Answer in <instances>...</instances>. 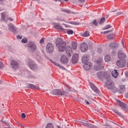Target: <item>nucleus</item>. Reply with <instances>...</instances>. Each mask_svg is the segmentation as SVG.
<instances>
[{
	"instance_id": "1",
	"label": "nucleus",
	"mask_w": 128,
	"mask_h": 128,
	"mask_svg": "<svg viewBox=\"0 0 128 128\" xmlns=\"http://www.w3.org/2000/svg\"><path fill=\"white\" fill-rule=\"evenodd\" d=\"M105 85L106 87L108 88V89L110 90L113 92H118L116 88L114 86V84L112 81L110 80H107L106 82Z\"/></svg>"
},
{
	"instance_id": "2",
	"label": "nucleus",
	"mask_w": 128,
	"mask_h": 128,
	"mask_svg": "<svg viewBox=\"0 0 128 128\" xmlns=\"http://www.w3.org/2000/svg\"><path fill=\"white\" fill-rule=\"evenodd\" d=\"M102 59H100L97 60V65L94 66V70H99L100 69L104 68V66L102 64Z\"/></svg>"
},
{
	"instance_id": "3",
	"label": "nucleus",
	"mask_w": 128,
	"mask_h": 128,
	"mask_svg": "<svg viewBox=\"0 0 128 128\" xmlns=\"http://www.w3.org/2000/svg\"><path fill=\"white\" fill-rule=\"evenodd\" d=\"M52 93L55 95L62 96L65 95L66 92L64 90L61 91L58 89H54L52 91Z\"/></svg>"
},
{
	"instance_id": "4",
	"label": "nucleus",
	"mask_w": 128,
	"mask_h": 128,
	"mask_svg": "<svg viewBox=\"0 0 128 128\" xmlns=\"http://www.w3.org/2000/svg\"><path fill=\"white\" fill-rule=\"evenodd\" d=\"M60 60L62 64H66L68 62L69 59L66 55H62L60 58Z\"/></svg>"
},
{
	"instance_id": "5",
	"label": "nucleus",
	"mask_w": 128,
	"mask_h": 128,
	"mask_svg": "<svg viewBox=\"0 0 128 128\" xmlns=\"http://www.w3.org/2000/svg\"><path fill=\"white\" fill-rule=\"evenodd\" d=\"M126 63L125 60L122 59H120L117 61L116 65L120 68H122L125 66Z\"/></svg>"
},
{
	"instance_id": "6",
	"label": "nucleus",
	"mask_w": 128,
	"mask_h": 128,
	"mask_svg": "<svg viewBox=\"0 0 128 128\" xmlns=\"http://www.w3.org/2000/svg\"><path fill=\"white\" fill-rule=\"evenodd\" d=\"M117 104L124 110H127V105L124 102L118 100H116Z\"/></svg>"
},
{
	"instance_id": "7",
	"label": "nucleus",
	"mask_w": 128,
	"mask_h": 128,
	"mask_svg": "<svg viewBox=\"0 0 128 128\" xmlns=\"http://www.w3.org/2000/svg\"><path fill=\"white\" fill-rule=\"evenodd\" d=\"M10 64L12 67L15 69H16L18 68L19 64L17 61L13 60H12L10 63Z\"/></svg>"
},
{
	"instance_id": "8",
	"label": "nucleus",
	"mask_w": 128,
	"mask_h": 128,
	"mask_svg": "<svg viewBox=\"0 0 128 128\" xmlns=\"http://www.w3.org/2000/svg\"><path fill=\"white\" fill-rule=\"evenodd\" d=\"M78 54H74L72 56V62L73 64H75L77 62L78 60Z\"/></svg>"
},
{
	"instance_id": "9",
	"label": "nucleus",
	"mask_w": 128,
	"mask_h": 128,
	"mask_svg": "<svg viewBox=\"0 0 128 128\" xmlns=\"http://www.w3.org/2000/svg\"><path fill=\"white\" fill-rule=\"evenodd\" d=\"M28 66L29 68L32 70H34L36 68V65L34 64V62L30 61L28 62Z\"/></svg>"
},
{
	"instance_id": "10",
	"label": "nucleus",
	"mask_w": 128,
	"mask_h": 128,
	"mask_svg": "<svg viewBox=\"0 0 128 128\" xmlns=\"http://www.w3.org/2000/svg\"><path fill=\"white\" fill-rule=\"evenodd\" d=\"M118 57L120 59H123L125 58L126 55L122 51L120 50L118 52Z\"/></svg>"
},
{
	"instance_id": "11",
	"label": "nucleus",
	"mask_w": 128,
	"mask_h": 128,
	"mask_svg": "<svg viewBox=\"0 0 128 128\" xmlns=\"http://www.w3.org/2000/svg\"><path fill=\"white\" fill-rule=\"evenodd\" d=\"M92 66V63L90 62H88L84 64L83 66L84 69L86 70H89Z\"/></svg>"
},
{
	"instance_id": "12",
	"label": "nucleus",
	"mask_w": 128,
	"mask_h": 128,
	"mask_svg": "<svg viewBox=\"0 0 128 128\" xmlns=\"http://www.w3.org/2000/svg\"><path fill=\"white\" fill-rule=\"evenodd\" d=\"M65 50L68 56L71 57L73 54L72 48H66Z\"/></svg>"
},
{
	"instance_id": "13",
	"label": "nucleus",
	"mask_w": 128,
	"mask_h": 128,
	"mask_svg": "<svg viewBox=\"0 0 128 128\" xmlns=\"http://www.w3.org/2000/svg\"><path fill=\"white\" fill-rule=\"evenodd\" d=\"M88 56L87 55L83 56L82 58V62L84 64H85L88 62Z\"/></svg>"
},
{
	"instance_id": "14",
	"label": "nucleus",
	"mask_w": 128,
	"mask_h": 128,
	"mask_svg": "<svg viewBox=\"0 0 128 128\" xmlns=\"http://www.w3.org/2000/svg\"><path fill=\"white\" fill-rule=\"evenodd\" d=\"M97 76L98 78H105L106 76L104 73L102 72H99L97 74Z\"/></svg>"
},
{
	"instance_id": "15",
	"label": "nucleus",
	"mask_w": 128,
	"mask_h": 128,
	"mask_svg": "<svg viewBox=\"0 0 128 128\" xmlns=\"http://www.w3.org/2000/svg\"><path fill=\"white\" fill-rule=\"evenodd\" d=\"M62 40V39L60 38H58L57 39L56 42L57 47L60 48V44L63 42Z\"/></svg>"
},
{
	"instance_id": "16",
	"label": "nucleus",
	"mask_w": 128,
	"mask_h": 128,
	"mask_svg": "<svg viewBox=\"0 0 128 128\" xmlns=\"http://www.w3.org/2000/svg\"><path fill=\"white\" fill-rule=\"evenodd\" d=\"M126 88L123 85H120L119 86V90H118V91L119 90L120 93H122L124 92Z\"/></svg>"
},
{
	"instance_id": "17",
	"label": "nucleus",
	"mask_w": 128,
	"mask_h": 128,
	"mask_svg": "<svg viewBox=\"0 0 128 128\" xmlns=\"http://www.w3.org/2000/svg\"><path fill=\"white\" fill-rule=\"evenodd\" d=\"M109 46L110 48H116L118 47V44L115 42H112L110 44Z\"/></svg>"
},
{
	"instance_id": "18",
	"label": "nucleus",
	"mask_w": 128,
	"mask_h": 128,
	"mask_svg": "<svg viewBox=\"0 0 128 128\" xmlns=\"http://www.w3.org/2000/svg\"><path fill=\"white\" fill-rule=\"evenodd\" d=\"M90 85L92 89L96 93L99 92V90L96 86L93 84L91 83Z\"/></svg>"
},
{
	"instance_id": "19",
	"label": "nucleus",
	"mask_w": 128,
	"mask_h": 128,
	"mask_svg": "<svg viewBox=\"0 0 128 128\" xmlns=\"http://www.w3.org/2000/svg\"><path fill=\"white\" fill-rule=\"evenodd\" d=\"M54 27L56 29L62 31H63L64 30V29L61 26L58 24H55L54 25Z\"/></svg>"
},
{
	"instance_id": "20",
	"label": "nucleus",
	"mask_w": 128,
	"mask_h": 128,
	"mask_svg": "<svg viewBox=\"0 0 128 128\" xmlns=\"http://www.w3.org/2000/svg\"><path fill=\"white\" fill-rule=\"evenodd\" d=\"M112 74L113 76L116 78L118 75V73L117 70H114L112 72Z\"/></svg>"
},
{
	"instance_id": "21",
	"label": "nucleus",
	"mask_w": 128,
	"mask_h": 128,
	"mask_svg": "<svg viewBox=\"0 0 128 128\" xmlns=\"http://www.w3.org/2000/svg\"><path fill=\"white\" fill-rule=\"evenodd\" d=\"M8 27L9 30L13 32L15 31L16 30V28L14 27V26L12 25V24H11V25H8Z\"/></svg>"
},
{
	"instance_id": "22",
	"label": "nucleus",
	"mask_w": 128,
	"mask_h": 128,
	"mask_svg": "<svg viewBox=\"0 0 128 128\" xmlns=\"http://www.w3.org/2000/svg\"><path fill=\"white\" fill-rule=\"evenodd\" d=\"M28 88H35L37 89H39V87L36 85L33 84H30L28 86Z\"/></svg>"
},
{
	"instance_id": "23",
	"label": "nucleus",
	"mask_w": 128,
	"mask_h": 128,
	"mask_svg": "<svg viewBox=\"0 0 128 128\" xmlns=\"http://www.w3.org/2000/svg\"><path fill=\"white\" fill-rule=\"evenodd\" d=\"M111 60V58L110 56L108 54L106 55L104 57V60L106 62H108Z\"/></svg>"
},
{
	"instance_id": "24",
	"label": "nucleus",
	"mask_w": 128,
	"mask_h": 128,
	"mask_svg": "<svg viewBox=\"0 0 128 128\" xmlns=\"http://www.w3.org/2000/svg\"><path fill=\"white\" fill-rule=\"evenodd\" d=\"M46 128H55L54 124L52 123H49L47 124Z\"/></svg>"
},
{
	"instance_id": "25",
	"label": "nucleus",
	"mask_w": 128,
	"mask_h": 128,
	"mask_svg": "<svg viewBox=\"0 0 128 128\" xmlns=\"http://www.w3.org/2000/svg\"><path fill=\"white\" fill-rule=\"evenodd\" d=\"M29 46L30 48H35L36 45L35 44L32 42H30L29 43Z\"/></svg>"
},
{
	"instance_id": "26",
	"label": "nucleus",
	"mask_w": 128,
	"mask_h": 128,
	"mask_svg": "<svg viewBox=\"0 0 128 128\" xmlns=\"http://www.w3.org/2000/svg\"><path fill=\"white\" fill-rule=\"evenodd\" d=\"M87 44L85 42H82L80 44V48H88Z\"/></svg>"
},
{
	"instance_id": "27",
	"label": "nucleus",
	"mask_w": 128,
	"mask_h": 128,
	"mask_svg": "<svg viewBox=\"0 0 128 128\" xmlns=\"http://www.w3.org/2000/svg\"><path fill=\"white\" fill-rule=\"evenodd\" d=\"M66 46V43L64 42H62L60 44V48H65Z\"/></svg>"
},
{
	"instance_id": "28",
	"label": "nucleus",
	"mask_w": 128,
	"mask_h": 128,
	"mask_svg": "<svg viewBox=\"0 0 128 128\" xmlns=\"http://www.w3.org/2000/svg\"><path fill=\"white\" fill-rule=\"evenodd\" d=\"M46 48H54V46L51 43H48L46 45Z\"/></svg>"
},
{
	"instance_id": "29",
	"label": "nucleus",
	"mask_w": 128,
	"mask_h": 128,
	"mask_svg": "<svg viewBox=\"0 0 128 128\" xmlns=\"http://www.w3.org/2000/svg\"><path fill=\"white\" fill-rule=\"evenodd\" d=\"M71 44L72 48H76L77 44L76 42L74 41H72V42Z\"/></svg>"
},
{
	"instance_id": "30",
	"label": "nucleus",
	"mask_w": 128,
	"mask_h": 128,
	"mask_svg": "<svg viewBox=\"0 0 128 128\" xmlns=\"http://www.w3.org/2000/svg\"><path fill=\"white\" fill-rule=\"evenodd\" d=\"M90 35L89 32L88 30L86 31L83 34V36L84 37L88 36Z\"/></svg>"
},
{
	"instance_id": "31",
	"label": "nucleus",
	"mask_w": 128,
	"mask_h": 128,
	"mask_svg": "<svg viewBox=\"0 0 128 128\" xmlns=\"http://www.w3.org/2000/svg\"><path fill=\"white\" fill-rule=\"evenodd\" d=\"M105 20V18L104 17H102L101 18L99 22L100 24H102L104 23Z\"/></svg>"
},
{
	"instance_id": "32",
	"label": "nucleus",
	"mask_w": 128,
	"mask_h": 128,
	"mask_svg": "<svg viewBox=\"0 0 128 128\" xmlns=\"http://www.w3.org/2000/svg\"><path fill=\"white\" fill-rule=\"evenodd\" d=\"M92 23L94 25L96 26H98V23L96 20H94L90 23V24Z\"/></svg>"
},
{
	"instance_id": "33",
	"label": "nucleus",
	"mask_w": 128,
	"mask_h": 128,
	"mask_svg": "<svg viewBox=\"0 0 128 128\" xmlns=\"http://www.w3.org/2000/svg\"><path fill=\"white\" fill-rule=\"evenodd\" d=\"M85 122L87 123V126L89 128H91L92 127V124H88V122L87 120H85Z\"/></svg>"
},
{
	"instance_id": "34",
	"label": "nucleus",
	"mask_w": 128,
	"mask_h": 128,
	"mask_svg": "<svg viewBox=\"0 0 128 128\" xmlns=\"http://www.w3.org/2000/svg\"><path fill=\"white\" fill-rule=\"evenodd\" d=\"M54 48H46V52L48 53H51L52 52Z\"/></svg>"
},
{
	"instance_id": "35",
	"label": "nucleus",
	"mask_w": 128,
	"mask_h": 128,
	"mask_svg": "<svg viewBox=\"0 0 128 128\" xmlns=\"http://www.w3.org/2000/svg\"><path fill=\"white\" fill-rule=\"evenodd\" d=\"M69 23L71 24L74 25H78L79 24V23L78 22H69Z\"/></svg>"
},
{
	"instance_id": "36",
	"label": "nucleus",
	"mask_w": 128,
	"mask_h": 128,
	"mask_svg": "<svg viewBox=\"0 0 128 128\" xmlns=\"http://www.w3.org/2000/svg\"><path fill=\"white\" fill-rule=\"evenodd\" d=\"M1 20H5V18L4 13V12H2L1 13Z\"/></svg>"
},
{
	"instance_id": "37",
	"label": "nucleus",
	"mask_w": 128,
	"mask_h": 128,
	"mask_svg": "<svg viewBox=\"0 0 128 128\" xmlns=\"http://www.w3.org/2000/svg\"><path fill=\"white\" fill-rule=\"evenodd\" d=\"M66 32L68 34H73V32L72 30H67Z\"/></svg>"
},
{
	"instance_id": "38",
	"label": "nucleus",
	"mask_w": 128,
	"mask_h": 128,
	"mask_svg": "<svg viewBox=\"0 0 128 128\" xmlns=\"http://www.w3.org/2000/svg\"><path fill=\"white\" fill-rule=\"evenodd\" d=\"M113 38V36L112 34H110L107 36V38L108 40L112 39Z\"/></svg>"
},
{
	"instance_id": "39",
	"label": "nucleus",
	"mask_w": 128,
	"mask_h": 128,
	"mask_svg": "<svg viewBox=\"0 0 128 128\" xmlns=\"http://www.w3.org/2000/svg\"><path fill=\"white\" fill-rule=\"evenodd\" d=\"M21 41L22 43H25L28 42V40L26 38H23L22 39Z\"/></svg>"
},
{
	"instance_id": "40",
	"label": "nucleus",
	"mask_w": 128,
	"mask_h": 128,
	"mask_svg": "<svg viewBox=\"0 0 128 128\" xmlns=\"http://www.w3.org/2000/svg\"><path fill=\"white\" fill-rule=\"evenodd\" d=\"M112 27V26L110 25H107L104 28V30H106Z\"/></svg>"
},
{
	"instance_id": "41",
	"label": "nucleus",
	"mask_w": 128,
	"mask_h": 128,
	"mask_svg": "<svg viewBox=\"0 0 128 128\" xmlns=\"http://www.w3.org/2000/svg\"><path fill=\"white\" fill-rule=\"evenodd\" d=\"M88 48H80L81 51L82 52H85L87 50Z\"/></svg>"
},
{
	"instance_id": "42",
	"label": "nucleus",
	"mask_w": 128,
	"mask_h": 128,
	"mask_svg": "<svg viewBox=\"0 0 128 128\" xmlns=\"http://www.w3.org/2000/svg\"><path fill=\"white\" fill-rule=\"evenodd\" d=\"M118 115L119 116H120L122 117H124V116L123 115H122L120 112H118L116 114Z\"/></svg>"
},
{
	"instance_id": "43",
	"label": "nucleus",
	"mask_w": 128,
	"mask_h": 128,
	"mask_svg": "<svg viewBox=\"0 0 128 128\" xmlns=\"http://www.w3.org/2000/svg\"><path fill=\"white\" fill-rule=\"evenodd\" d=\"M51 62L53 63V64L55 65L56 66H58L59 65V64L58 62H52L51 61Z\"/></svg>"
},
{
	"instance_id": "44",
	"label": "nucleus",
	"mask_w": 128,
	"mask_h": 128,
	"mask_svg": "<svg viewBox=\"0 0 128 128\" xmlns=\"http://www.w3.org/2000/svg\"><path fill=\"white\" fill-rule=\"evenodd\" d=\"M22 117L23 118H24L26 117L25 114L24 113H22L21 114Z\"/></svg>"
},
{
	"instance_id": "45",
	"label": "nucleus",
	"mask_w": 128,
	"mask_h": 128,
	"mask_svg": "<svg viewBox=\"0 0 128 128\" xmlns=\"http://www.w3.org/2000/svg\"><path fill=\"white\" fill-rule=\"evenodd\" d=\"M44 41V38H42L40 40V44H42L43 43Z\"/></svg>"
},
{
	"instance_id": "46",
	"label": "nucleus",
	"mask_w": 128,
	"mask_h": 128,
	"mask_svg": "<svg viewBox=\"0 0 128 128\" xmlns=\"http://www.w3.org/2000/svg\"><path fill=\"white\" fill-rule=\"evenodd\" d=\"M3 66V64L2 62L0 61V68H2Z\"/></svg>"
},
{
	"instance_id": "47",
	"label": "nucleus",
	"mask_w": 128,
	"mask_h": 128,
	"mask_svg": "<svg viewBox=\"0 0 128 128\" xmlns=\"http://www.w3.org/2000/svg\"><path fill=\"white\" fill-rule=\"evenodd\" d=\"M58 66L59 67L61 68L62 69H63V70L65 69V68L62 66L60 65H59H59Z\"/></svg>"
},
{
	"instance_id": "48",
	"label": "nucleus",
	"mask_w": 128,
	"mask_h": 128,
	"mask_svg": "<svg viewBox=\"0 0 128 128\" xmlns=\"http://www.w3.org/2000/svg\"><path fill=\"white\" fill-rule=\"evenodd\" d=\"M80 123H81V124H82L84 126H86V124H87V123L86 122V123H84V122H81Z\"/></svg>"
},
{
	"instance_id": "49",
	"label": "nucleus",
	"mask_w": 128,
	"mask_h": 128,
	"mask_svg": "<svg viewBox=\"0 0 128 128\" xmlns=\"http://www.w3.org/2000/svg\"><path fill=\"white\" fill-rule=\"evenodd\" d=\"M65 48H59L58 50L60 52H63Z\"/></svg>"
},
{
	"instance_id": "50",
	"label": "nucleus",
	"mask_w": 128,
	"mask_h": 128,
	"mask_svg": "<svg viewBox=\"0 0 128 128\" xmlns=\"http://www.w3.org/2000/svg\"><path fill=\"white\" fill-rule=\"evenodd\" d=\"M16 38H18L22 39V36H20L19 35H18L16 36Z\"/></svg>"
},
{
	"instance_id": "51",
	"label": "nucleus",
	"mask_w": 128,
	"mask_h": 128,
	"mask_svg": "<svg viewBox=\"0 0 128 128\" xmlns=\"http://www.w3.org/2000/svg\"><path fill=\"white\" fill-rule=\"evenodd\" d=\"M113 111L114 112V113H116V114L118 112L117 110L115 109H113Z\"/></svg>"
},
{
	"instance_id": "52",
	"label": "nucleus",
	"mask_w": 128,
	"mask_h": 128,
	"mask_svg": "<svg viewBox=\"0 0 128 128\" xmlns=\"http://www.w3.org/2000/svg\"><path fill=\"white\" fill-rule=\"evenodd\" d=\"M85 103H86L87 104H90L89 102L86 100H85L84 101Z\"/></svg>"
},
{
	"instance_id": "53",
	"label": "nucleus",
	"mask_w": 128,
	"mask_h": 128,
	"mask_svg": "<svg viewBox=\"0 0 128 128\" xmlns=\"http://www.w3.org/2000/svg\"><path fill=\"white\" fill-rule=\"evenodd\" d=\"M110 30H107L105 31H104V34H107L109 32H110Z\"/></svg>"
},
{
	"instance_id": "54",
	"label": "nucleus",
	"mask_w": 128,
	"mask_h": 128,
	"mask_svg": "<svg viewBox=\"0 0 128 128\" xmlns=\"http://www.w3.org/2000/svg\"><path fill=\"white\" fill-rule=\"evenodd\" d=\"M66 12L67 13H70V11L68 10H66Z\"/></svg>"
},
{
	"instance_id": "55",
	"label": "nucleus",
	"mask_w": 128,
	"mask_h": 128,
	"mask_svg": "<svg viewBox=\"0 0 128 128\" xmlns=\"http://www.w3.org/2000/svg\"><path fill=\"white\" fill-rule=\"evenodd\" d=\"M122 14V12H118L117 13V14L116 15V16H117L118 15L121 14Z\"/></svg>"
},
{
	"instance_id": "56",
	"label": "nucleus",
	"mask_w": 128,
	"mask_h": 128,
	"mask_svg": "<svg viewBox=\"0 0 128 128\" xmlns=\"http://www.w3.org/2000/svg\"><path fill=\"white\" fill-rule=\"evenodd\" d=\"M122 45L123 46V47L124 48L125 47L124 46V42H123L122 40Z\"/></svg>"
},
{
	"instance_id": "57",
	"label": "nucleus",
	"mask_w": 128,
	"mask_h": 128,
	"mask_svg": "<svg viewBox=\"0 0 128 128\" xmlns=\"http://www.w3.org/2000/svg\"><path fill=\"white\" fill-rule=\"evenodd\" d=\"M8 19L10 21H12L13 20L12 18H8Z\"/></svg>"
},
{
	"instance_id": "58",
	"label": "nucleus",
	"mask_w": 128,
	"mask_h": 128,
	"mask_svg": "<svg viewBox=\"0 0 128 128\" xmlns=\"http://www.w3.org/2000/svg\"><path fill=\"white\" fill-rule=\"evenodd\" d=\"M80 2H85V0H78Z\"/></svg>"
},
{
	"instance_id": "59",
	"label": "nucleus",
	"mask_w": 128,
	"mask_h": 128,
	"mask_svg": "<svg viewBox=\"0 0 128 128\" xmlns=\"http://www.w3.org/2000/svg\"><path fill=\"white\" fill-rule=\"evenodd\" d=\"M98 48H102V46H101L100 45H99L98 46Z\"/></svg>"
},
{
	"instance_id": "60",
	"label": "nucleus",
	"mask_w": 128,
	"mask_h": 128,
	"mask_svg": "<svg viewBox=\"0 0 128 128\" xmlns=\"http://www.w3.org/2000/svg\"><path fill=\"white\" fill-rule=\"evenodd\" d=\"M126 96V98H128V93L125 95Z\"/></svg>"
},
{
	"instance_id": "61",
	"label": "nucleus",
	"mask_w": 128,
	"mask_h": 128,
	"mask_svg": "<svg viewBox=\"0 0 128 128\" xmlns=\"http://www.w3.org/2000/svg\"><path fill=\"white\" fill-rule=\"evenodd\" d=\"M66 9H62V11L63 12H66Z\"/></svg>"
},
{
	"instance_id": "62",
	"label": "nucleus",
	"mask_w": 128,
	"mask_h": 128,
	"mask_svg": "<svg viewBox=\"0 0 128 128\" xmlns=\"http://www.w3.org/2000/svg\"><path fill=\"white\" fill-rule=\"evenodd\" d=\"M57 128H61V127L57 125Z\"/></svg>"
},
{
	"instance_id": "63",
	"label": "nucleus",
	"mask_w": 128,
	"mask_h": 128,
	"mask_svg": "<svg viewBox=\"0 0 128 128\" xmlns=\"http://www.w3.org/2000/svg\"><path fill=\"white\" fill-rule=\"evenodd\" d=\"M67 48H71V47L70 46H67Z\"/></svg>"
},
{
	"instance_id": "64",
	"label": "nucleus",
	"mask_w": 128,
	"mask_h": 128,
	"mask_svg": "<svg viewBox=\"0 0 128 128\" xmlns=\"http://www.w3.org/2000/svg\"><path fill=\"white\" fill-rule=\"evenodd\" d=\"M127 67L128 68V62L127 63Z\"/></svg>"
}]
</instances>
